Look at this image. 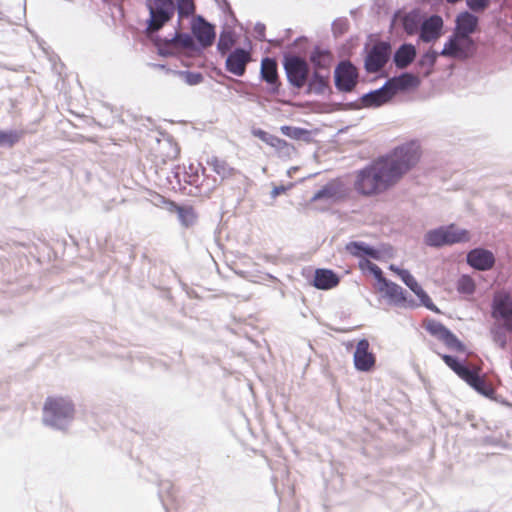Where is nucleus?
Listing matches in <instances>:
<instances>
[{
	"mask_svg": "<svg viewBox=\"0 0 512 512\" xmlns=\"http://www.w3.org/2000/svg\"><path fill=\"white\" fill-rule=\"evenodd\" d=\"M369 342L362 339L358 342L354 352V365L359 371L367 372L374 368L376 358L372 352L369 351Z\"/></svg>",
	"mask_w": 512,
	"mask_h": 512,
	"instance_id": "2eb2a0df",
	"label": "nucleus"
},
{
	"mask_svg": "<svg viewBox=\"0 0 512 512\" xmlns=\"http://www.w3.org/2000/svg\"><path fill=\"white\" fill-rule=\"evenodd\" d=\"M424 240L429 246L440 247L455 243L468 242L470 240V234L467 230L459 229L452 224L427 232Z\"/></svg>",
	"mask_w": 512,
	"mask_h": 512,
	"instance_id": "7ed1b4c3",
	"label": "nucleus"
},
{
	"mask_svg": "<svg viewBox=\"0 0 512 512\" xmlns=\"http://www.w3.org/2000/svg\"><path fill=\"white\" fill-rule=\"evenodd\" d=\"M436 61V55L434 52L426 53L423 57L422 62H428L430 65H433Z\"/></svg>",
	"mask_w": 512,
	"mask_h": 512,
	"instance_id": "37998d69",
	"label": "nucleus"
},
{
	"mask_svg": "<svg viewBox=\"0 0 512 512\" xmlns=\"http://www.w3.org/2000/svg\"><path fill=\"white\" fill-rule=\"evenodd\" d=\"M252 61V53L250 50L236 48L231 51L225 61V69L238 77L246 72L247 65Z\"/></svg>",
	"mask_w": 512,
	"mask_h": 512,
	"instance_id": "ddd939ff",
	"label": "nucleus"
},
{
	"mask_svg": "<svg viewBox=\"0 0 512 512\" xmlns=\"http://www.w3.org/2000/svg\"><path fill=\"white\" fill-rule=\"evenodd\" d=\"M393 94L386 83L382 88L375 90L363 97V101L367 106H380L388 102Z\"/></svg>",
	"mask_w": 512,
	"mask_h": 512,
	"instance_id": "4be33fe9",
	"label": "nucleus"
},
{
	"mask_svg": "<svg viewBox=\"0 0 512 512\" xmlns=\"http://www.w3.org/2000/svg\"><path fill=\"white\" fill-rule=\"evenodd\" d=\"M416 56L415 47L411 44H403L394 55V62L398 68H405L413 62Z\"/></svg>",
	"mask_w": 512,
	"mask_h": 512,
	"instance_id": "b1692460",
	"label": "nucleus"
},
{
	"mask_svg": "<svg viewBox=\"0 0 512 512\" xmlns=\"http://www.w3.org/2000/svg\"><path fill=\"white\" fill-rule=\"evenodd\" d=\"M260 75L261 79L270 87L271 92L277 93L279 91L281 82L279 80L278 66L275 59L269 57L262 59Z\"/></svg>",
	"mask_w": 512,
	"mask_h": 512,
	"instance_id": "dca6fc26",
	"label": "nucleus"
},
{
	"mask_svg": "<svg viewBox=\"0 0 512 512\" xmlns=\"http://www.w3.org/2000/svg\"><path fill=\"white\" fill-rule=\"evenodd\" d=\"M310 60L318 68H329L332 62V55L328 51L316 49L311 54Z\"/></svg>",
	"mask_w": 512,
	"mask_h": 512,
	"instance_id": "c85d7f7f",
	"label": "nucleus"
},
{
	"mask_svg": "<svg viewBox=\"0 0 512 512\" xmlns=\"http://www.w3.org/2000/svg\"><path fill=\"white\" fill-rule=\"evenodd\" d=\"M456 289L460 294L471 295L475 292L476 285L472 277L462 275L457 280Z\"/></svg>",
	"mask_w": 512,
	"mask_h": 512,
	"instance_id": "7c9ffc66",
	"label": "nucleus"
},
{
	"mask_svg": "<svg viewBox=\"0 0 512 512\" xmlns=\"http://www.w3.org/2000/svg\"><path fill=\"white\" fill-rule=\"evenodd\" d=\"M292 187H293V184H289L288 186H284V185L275 186L271 191V197L276 198L281 194H285Z\"/></svg>",
	"mask_w": 512,
	"mask_h": 512,
	"instance_id": "a19ab883",
	"label": "nucleus"
},
{
	"mask_svg": "<svg viewBox=\"0 0 512 512\" xmlns=\"http://www.w3.org/2000/svg\"><path fill=\"white\" fill-rule=\"evenodd\" d=\"M490 4V0H467L468 7L475 12L485 10Z\"/></svg>",
	"mask_w": 512,
	"mask_h": 512,
	"instance_id": "ea45409f",
	"label": "nucleus"
},
{
	"mask_svg": "<svg viewBox=\"0 0 512 512\" xmlns=\"http://www.w3.org/2000/svg\"><path fill=\"white\" fill-rule=\"evenodd\" d=\"M280 131L285 136L295 140L306 139L309 136L308 130L287 125L282 126Z\"/></svg>",
	"mask_w": 512,
	"mask_h": 512,
	"instance_id": "f704fd0d",
	"label": "nucleus"
},
{
	"mask_svg": "<svg viewBox=\"0 0 512 512\" xmlns=\"http://www.w3.org/2000/svg\"><path fill=\"white\" fill-rule=\"evenodd\" d=\"M253 135L272 147L280 158L290 159L296 153V148L292 144L262 129L253 130Z\"/></svg>",
	"mask_w": 512,
	"mask_h": 512,
	"instance_id": "9b49d317",
	"label": "nucleus"
},
{
	"mask_svg": "<svg viewBox=\"0 0 512 512\" xmlns=\"http://www.w3.org/2000/svg\"><path fill=\"white\" fill-rule=\"evenodd\" d=\"M173 211L178 214L179 220L183 226L189 227L193 225L196 220V214L192 207H182L174 202H171Z\"/></svg>",
	"mask_w": 512,
	"mask_h": 512,
	"instance_id": "bb28decb",
	"label": "nucleus"
},
{
	"mask_svg": "<svg viewBox=\"0 0 512 512\" xmlns=\"http://www.w3.org/2000/svg\"><path fill=\"white\" fill-rule=\"evenodd\" d=\"M192 33L202 47H209L215 40L214 27L202 17H197L191 26Z\"/></svg>",
	"mask_w": 512,
	"mask_h": 512,
	"instance_id": "f3484780",
	"label": "nucleus"
},
{
	"mask_svg": "<svg viewBox=\"0 0 512 512\" xmlns=\"http://www.w3.org/2000/svg\"><path fill=\"white\" fill-rule=\"evenodd\" d=\"M339 194V185L335 182L327 183L312 197V201L320 199H334Z\"/></svg>",
	"mask_w": 512,
	"mask_h": 512,
	"instance_id": "c756f323",
	"label": "nucleus"
},
{
	"mask_svg": "<svg viewBox=\"0 0 512 512\" xmlns=\"http://www.w3.org/2000/svg\"><path fill=\"white\" fill-rule=\"evenodd\" d=\"M422 156L421 145L412 140L396 146L357 172L354 189L363 196H377L397 185Z\"/></svg>",
	"mask_w": 512,
	"mask_h": 512,
	"instance_id": "f257e3e1",
	"label": "nucleus"
},
{
	"mask_svg": "<svg viewBox=\"0 0 512 512\" xmlns=\"http://www.w3.org/2000/svg\"><path fill=\"white\" fill-rule=\"evenodd\" d=\"M284 69L289 83L300 89L307 83L309 75V66L305 59L290 55L285 57Z\"/></svg>",
	"mask_w": 512,
	"mask_h": 512,
	"instance_id": "39448f33",
	"label": "nucleus"
},
{
	"mask_svg": "<svg viewBox=\"0 0 512 512\" xmlns=\"http://www.w3.org/2000/svg\"><path fill=\"white\" fill-rule=\"evenodd\" d=\"M424 327L430 335L441 341L447 348L460 353L465 352L464 344L441 322L431 319L424 323Z\"/></svg>",
	"mask_w": 512,
	"mask_h": 512,
	"instance_id": "423d86ee",
	"label": "nucleus"
},
{
	"mask_svg": "<svg viewBox=\"0 0 512 512\" xmlns=\"http://www.w3.org/2000/svg\"><path fill=\"white\" fill-rule=\"evenodd\" d=\"M147 7L150 13L148 30L156 32L165 23L171 20L175 12L173 0H148Z\"/></svg>",
	"mask_w": 512,
	"mask_h": 512,
	"instance_id": "20e7f679",
	"label": "nucleus"
},
{
	"mask_svg": "<svg viewBox=\"0 0 512 512\" xmlns=\"http://www.w3.org/2000/svg\"><path fill=\"white\" fill-rule=\"evenodd\" d=\"M457 32L469 36L472 34L478 24V18L469 12H463L456 19Z\"/></svg>",
	"mask_w": 512,
	"mask_h": 512,
	"instance_id": "5701e85b",
	"label": "nucleus"
},
{
	"mask_svg": "<svg viewBox=\"0 0 512 512\" xmlns=\"http://www.w3.org/2000/svg\"><path fill=\"white\" fill-rule=\"evenodd\" d=\"M390 45L386 42L375 44L365 59V68L369 73H376L387 63L390 56Z\"/></svg>",
	"mask_w": 512,
	"mask_h": 512,
	"instance_id": "4468645a",
	"label": "nucleus"
},
{
	"mask_svg": "<svg viewBox=\"0 0 512 512\" xmlns=\"http://www.w3.org/2000/svg\"><path fill=\"white\" fill-rule=\"evenodd\" d=\"M358 72L350 62H341L335 69V85L338 90L350 92L357 84Z\"/></svg>",
	"mask_w": 512,
	"mask_h": 512,
	"instance_id": "f8f14e48",
	"label": "nucleus"
},
{
	"mask_svg": "<svg viewBox=\"0 0 512 512\" xmlns=\"http://www.w3.org/2000/svg\"><path fill=\"white\" fill-rule=\"evenodd\" d=\"M473 47L474 43L469 36L456 33L445 44L441 55L457 59H466L471 55Z\"/></svg>",
	"mask_w": 512,
	"mask_h": 512,
	"instance_id": "0eeeda50",
	"label": "nucleus"
},
{
	"mask_svg": "<svg viewBox=\"0 0 512 512\" xmlns=\"http://www.w3.org/2000/svg\"><path fill=\"white\" fill-rule=\"evenodd\" d=\"M390 269L395 272L401 280L415 293L420 300V305L425 306L427 309L439 312V309L435 306L429 295L423 290L421 285L416 279L410 274L408 270L400 269L394 265L390 266Z\"/></svg>",
	"mask_w": 512,
	"mask_h": 512,
	"instance_id": "9d476101",
	"label": "nucleus"
},
{
	"mask_svg": "<svg viewBox=\"0 0 512 512\" xmlns=\"http://www.w3.org/2000/svg\"><path fill=\"white\" fill-rule=\"evenodd\" d=\"M170 43L182 48H192L194 45L192 36L187 33H176Z\"/></svg>",
	"mask_w": 512,
	"mask_h": 512,
	"instance_id": "c9c22d12",
	"label": "nucleus"
},
{
	"mask_svg": "<svg viewBox=\"0 0 512 512\" xmlns=\"http://www.w3.org/2000/svg\"><path fill=\"white\" fill-rule=\"evenodd\" d=\"M404 30L409 34L413 35L417 31V22L414 16L407 15L403 19Z\"/></svg>",
	"mask_w": 512,
	"mask_h": 512,
	"instance_id": "58836bf2",
	"label": "nucleus"
},
{
	"mask_svg": "<svg viewBox=\"0 0 512 512\" xmlns=\"http://www.w3.org/2000/svg\"><path fill=\"white\" fill-rule=\"evenodd\" d=\"M468 264L480 271L491 269L495 264V257L489 250L476 248L467 254Z\"/></svg>",
	"mask_w": 512,
	"mask_h": 512,
	"instance_id": "a211bd4d",
	"label": "nucleus"
},
{
	"mask_svg": "<svg viewBox=\"0 0 512 512\" xmlns=\"http://www.w3.org/2000/svg\"><path fill=\"white\" fill-rule=\"evenodd\" d=\"M442 360L445 362V364L451 368L461 379L465 377L467 372L470 370L469 368L465 367L464 365L460 364L457 359L450 355H442Z\"/></svg>",
	"mask_w": 512,
	"mask_h": 512,
	"instance_id": "2f4dec72",
	"label": "nucleus"
},
{
	"mask_svg": "<svg viewBox=\"0 0 512 512\" xmlns=\"http://www.w3.org/2000/svg\"><path fill=\"white\" fill-rule=\"evenodd\" d=\"M74 405L65 397L50 396L43 406V421L50 426H56L61 420L71 419L74 416Z\"/></svg>",
	"mask_w": 512,
	"mask_h": 512,
	"instance_id": "f03ea898",
	"label": "nucleus"
},
{
	"mask_svg": "<svg viewBox=\"0 0 512 512\" xmlns=\"http://www.w3.org/2000/svg\"><path fill=\"white\" fill-rule=\"evenodd\" d=\"M443 27V20L440 16L434 15L425 20L421 26L420 38L424 42H431L440 37Z\"/></svg>",
	"mask_w": 512,
	"mask_h": 512,
	"instance_id": "aec40b11",
	"label": "nucleus"
},
{
	"mask_svg": "<svg viewBox=\"0 0 512 512\" xmlns=\"http://www.w3.org/2000/svg\"><path fill=\"white\" fill-rule=\"evenodd\" d=\"M493 317L503 321L505 329L512 333V296L507 292H498L492 303Z\"/></svg>",
	"mask_w": 512,
	"mask_h": 512,
	"instance_id": "1a4fd4ad",
	"label": "nucleus"
},
{
	"mask_svg": "<svg viewBox=\"0 0 512 512\" xmlns=\"http://www.w3.org/2000/svg\"><path fill=\"white\" fill-rule=\"evenodd\" d=\"M340 283L339 276L331 269L318 268L315 270L313 286L319 290H330Z\"/></svg>",
	"mask_w": 512,
	"mask_h": 512,
	"instance_id": "6ab92c4d",
	"label": "nucleus"
},
{
	"mask_svg": "<svg viewBox=\"0 0 512 512\" xmlns=\"http://www.w3.org/2000/svg\"><path fill=\"white\" fill-rule=\"evenodd\" d=\"M234 44L235 39L233 35L230 32H223L219 37L217 49L222 55H225L231 50Z\"/></svg>",
	"mask_w": 512,
	"mask_h": 512,
	"instance_id": "72a5a7b5",
	"label": "nucleus"
},
{
	"mask_svg": "<svg viewBox=\"0 0 512 512\" xmlns=\"http://www.w3.org/2000/svg\"><path fill=\"white\" fill-rule=\"evenodd\" d=\"M177 9L180 17H188L195 12L193 0H177Z\"/></svg>",
	"mask_w": 512,
	"mask_h": 512,
	"instance_id": "e433bc0d",
	"label": "nucleus"
},
{
	"mask_svg": "<svg viewBox=\"0 0 512 512\" xmlns=\"http://www.w3.org/2000/svg\"><path fill=\"white\" fill-rule=\"evenodd\" d=\"M207 164L211 167V169L221 177L222 180L229 179L236 174V170L231 167L225 160L213 156L208 161Z\"/></svg>",
	"mask_w": 512,
	"mask_h": 512,
	"instance_id": "393cba45",
	"label": "nucleus"
},
{
	"mask_svg": "<svg viewBox=\"0 0 512 512\" xmlns=\"http://www.w3.org/2000/svg\"><path fill=\"white\" fill-rule=\"evenodd\" d=\"M22 131H0V146H14L22 138Z\"/></svg>",
	"mask_w": 512,
	"mask_h": 512,
	"instance_id": "473e14b6",
	"label": "nucleus"
},
{
	"mask_svg": "<svg viewBox=\"0 0 512 512\" xmlns=\"http://www.w3.org/2000/svg\"><path fill=\"white\" fill-rule=\"evenodd\" d=\"M360 267L364 268L367 267L375 276V278L378 280L379 286L383 284V279H386L383 277L382 270L374 263L370 262L369 260H365L360 263Z\"/></svg>",
	"mask_w": 512,
	"mask_h": 512,
	"instance_id": "4c0bfd02",
	"label": "nucleus"
},
{
	"mask_svg": "<svg viewBox=\"0 0 512 512\" xmlns=\"http://www.w3.org/2000/svg\"><path fill=\"white\" fill-rule=\"evenodd\" d=\"M388 87L390 88L393 96L401 90H405L409 87H412L416 84V77L411 74L405 73L398 77H394L389 79L387 82Z\"/></svg>",
	"mask_w": 512,
	"mask_h": 512,
	"instance_id": "a878e982",
	"label": "nucleus"
},
{
	"mask_svg": "<svg viewBox=\"0 0 512 512\" xmlns=\"http://www.w3.org/2000/svg\"><path fill=\"white\" fill-rule=\"evenodd\" d=\"M346 250L353 256L356 257H363V256H371L373 258L378 257V253L376 250L363 245L362 243L358 242H351L347 244Z\"/></svg>",
	"mask_w": 512,
	"mask_h": 512,
	"instance_id": "cd10ccee",
	"label": "nucleus"
},
{
	"mask_svg": "<svg viewBox=\"0 0 512 512\" xmlns=\"http://www.w3.org/2000/svg\"><path fill=\"white\" fill-rule=\"evenodd\" d=\"M316 81H318V83H319V85H320L321 87H325V86H326V84H327L326 80H325L323 77H320V76H318V74H317V73H315V74H314V80H313V82H311V83H310V85H309V86H310V89H312V88H313L314 82H316Z\"/></svg>",
	"mask_w": 512,
	"mask_h": 512,
	"instance_id": "79ce46f5",
	"label": "nucleus"
},
{
	"mask_svg": "<svg viewBox=\"0 0 512 512\" xmlns=\"http://www.w3.org/2000/svg\"><path fill=\"white\" fill-rule=\"evenodd\" d=\"M378 290L388 299L389 303L397 307L415 308L419 306L413 299L407 297L401 286L387 279H383V284L378 287Z\"/></svg>",
	"mask_w": 512,
	"mask_h": 512,
	"instance_id": "6e6552de",
	"label": "nucleus"
},
{
	"mask_svg": "<svg viewBox=\"0 0 512 512\" xmlns=\"http://www.w3.org/2000/svg\"><path fill=\"white\" fill-rule=\"evenodd\" d=\"M463 380L473 387L477 392L491 396L494 394V388L489 384L484 377L478 374V370H469Z\"/></svg>",
	"mask_w": 512,
	"mask_h": 512,
	"instance_id": "412c9836",
	"label": "nucleus"
}]
</instances>
